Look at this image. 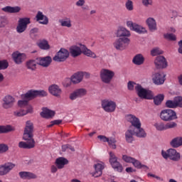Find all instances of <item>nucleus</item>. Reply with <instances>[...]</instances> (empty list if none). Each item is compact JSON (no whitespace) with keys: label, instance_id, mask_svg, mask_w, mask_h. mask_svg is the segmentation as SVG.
Wrapping results in <instances>:
<instances>
[{"label":"nucleus","instance_id":"1","mask_svg":"<svg viewBox=\"0 0 182 182\" xmlns=\"http://www.w3.org/2000/svg\"><path fill=\"white\" fill-rule=\"evenodd\" d=\"M23 139L25 141H20L18 147L20 149H31L35 147V139H33V124L31 121H27L23 135Z\"/></svg>","mask_w":182,"mask_h":182},{"label":"nucleus","instance_id":"2","mask_svg":"<svg viewBox=\"0 0 182 182\" xmlns=\"http://www.w3.org/2000/svg\"><path fill=\"white\" fill-rule=\"evenodd\" d=\"M127 120L131 123L132 126L130 127H132V130L139 132L141 134H146L144 129L141 128V122H140V119L136 116L129 114L127 116Z\"/></svg>","mask_w":182,"mask_h":182},{"label":"nucleus","instance_id":"3","mask_svg":"<svg viewBox=\"0 0 182 182\" xmlns=\"http://www.w3.org/2000/svg\"><path fill=\"white\" fill-rule=\"evenodd\" d=\"M135 90L140 99H145V100H153L154 93L150 90L143 88L140 85H136Z\"/></svg>","mask_w":182,"mask_h":182},{"label":"nucleus","instance_id":"4","mask_svg":"<svg viewBox=\"0 0 182 182\" xmlns=\"http://www.w3.org/2000/svg\"><path fill=\"white\" fill-rule=\"evenodd\" d=\"M101 107L103 109L104 112L107 113H113L116 112V108L117 107V104L116 102L110 99H104L101 101Z\"/></svg>","mask_w":182,"mask_h":182},{"label":"nucleus","instance_id":"5","mask_svg":"<svg viewBox=\"0 0 182 182\" xmlns=\"http://www.w3.org/2000/svg\"><path fill=\"white\" fill-rule=\"evenodd\" d=\"M161 156L166 160L170 159V160H172L173 161H178L181 157L180 153L177 152V150L175 149H169L166 151L162 150Z\"/></svg>","mask_w":182,"mask_h":182},{"label":"nucleus","instance_id":"6","mask_svg":"<svg viewBox=\"0 0 182 182\" xmlns=\"http://www.w3.org/2000/svg\"><path fill=\"white\" fill-rule=\"evenodd\" d=\"M160 119L164 122H171L178 119L177 113L173 109H164L160 113Z\"/></svg>","mask_w":182,"mask_h":182},{"label":"nucleus","instance_id":"7","mask_svg":"<svg viewBox=\"0 0 182 182\" xmlns=\"http://www.w3.org/2000/svg\"><path fill=\"white\" fill-rule=\"evenodd\" d=\"M133 136H136V137H139L140 139H141L146 137L147 134H141V132L133 129V127H131L125 133V139L127 143L133 142Z\"/></svg>","mask_w":182,"mask_h":182},{"label":"nucleus","instance_id":"8","mask_svg":"<svg viewBox=\"0 0 182 182\" xmlns=\"http://www.w3.org/2000/svg\"><path fill=\"white\" fill-rule=\"evenodd\" d=\"M130 44V39L126 37H122L117 39L114 43V48L117 50H124L127 46Z\"/></svg>","mask_w":182,"mask_h":182},{"label":"nucleus","instance_id":"9","mask_svg":"<svg viewBox=\"0 0 182 182\" xmlns=\"http://www.w3.org/2000/svg\"><path fill=\"white\" fill-rule=\"evenodd\" d=\"M109 163L114 168V170H116V171H118V173H122L123 171V166L120 164V162L117 161V156L114 154V153L110 151L109 153Z\"/></svg>","mask_w":182,"mask_h":182},{"label":"nucleus","instance_id":"10","mask_svg":"<svg viewBox=\"0 0 182 182\" xmlns=\"http://www.w3.org/2000/svg\"><path fill=\"white\" fill-rule=\"evenodd\" d=\"M114 77V72L107 70L102 69L100 71V78L103 83L109 84L112 82V80Z\"/></svg>","mask_w":182,"mask_h":182},{"label":"nucleus","instance_id":"11","mask_svg":"<svg viewBox=\"0 0 182 182\" xmlns=\"http://www.w3.org/2000/svg\"><path fill=\"white\" fill-rule=\"evenodd\" d=\"M127 26H128V28H129V29H131V31H134L139 35L147 33V30L146 29V28L136 23H133V21H127Z\"/></svg>","mask_w":182,"mask_h":182},{"label":"nucleus","instance_id":"12","mask_svg":"<svg viewBox=\"0 0 182 182\" xmlns=\"http://www.w3.org/2000/svg\"><path fill=\"white\" fill-rule=\"evenodd\" d=\"M31 23V18H21L18 20V24L16 27V31L18 33H23L28 28V25Z\"/></svg>","mask_w":182,"mask_h":182},{"label":"nucleus","instance_id":"13","mask_svg":"<svg viewBox=\"0 0 182 182\" xmlns=\"http://www.w3.org/2000/svg\"><path fill=\"white\" fill-rule=\"evenodd\" d=\"M69 58V51L65 48H61L53 57L55 62H65Z\"/></svg>","mask_w":182,"mask_h":182},{"label":"nucleus","instance_id":"14","mask_svg":"<svg viewBox=\"0 0 182 182\" xmlns=\"http://www.w3.org/2000/svg\"><path fill=\"white\" fill-rule=\"evenodd\" d=\"M26 54L16 51L12 53V59L16 65H21L26 60Z\"/></svg>","mask_w":182,"mask_h":182},{"label":"nucleus","instance_id":"15","mask_svg":"<svg viewBox=\"0 0 182 182\" xmlns=\"http://www.w3.org/2000/svg\"><path fill=\"white\" fill-rule=\"evenodd\" d=\"M154 65L156 69H166L167 68V60L164 56L159 55L154 60Z\"/></svg>","mask_w":182,"mask_h":182},{"label":"nucleus","instance_id":"16","mask_svg":"<svg viewBox=\"0 0 182 182\" xmlns=\"http://www.w3.org/2000/svg\"><path fill=\"white\" fill-rule=\"evenodd\" d=\"M152 80L155 85H163L166 80V74L163 72L156 73L153 75Z\"/></svg>","mask_w":182,"mask_h":182},{"label":"nucleus","instance_id":"17","mask_svg":"<svg viewBox=\"0 0 182 182\" xmlns=\"http://www.w3.org/2000/svg\"><path fill=\"white\" fill-rule=\"evenodd\" d=\"M15 103V98L11 95H6L3 98L2 107L4 109H11L14 107Z\"/></svg>","mask_w":182,"mask_h":182},{"label":"nucleus","instance_id":"18","mask_svg":"<svg viewBox=\"0 0 182 182\" xmlns=\"http://www.w3.org/2000/svg\"><path fill=\"white\" fill-rule=\"evenodd\" d=\"M14 168L15 164L11 162L0 166V176H6Z\"/></svg>","mask_w":182,"mask_h":182},{"label":"nucleus","instance_id":"19","mask_svg":"<svg viewBox=\"0 0 182 182\" xmlns=\"http://www.w3.org/2000/svg\"><path fill=\"white\" fill-rule=\"evenodd\" d=\"M86 93L87 91L85 88H80L74 91L73 93L70 95V100H76L77 97H83V96H86Z\"/></svg>","mask_w":182,"mask_h":182},{"label":"nucleus","instance_id":"20","mask_svg":"<svg viewBox=\"0 0 182 182\" xmlns=\"http://www.w3.org/2000/svg\"><path fill=\"white\" fill-rule=\"evenodd\" d=\"M36 21L41 25H48L49 23V18L45 16L42 11H38L36 15Z\"/></svg>","mask_w":182,"mask_h":182},{"label":"nucleus","instance_id":"21","mask_svg":"<svg viewBox=\"0 0 182 182\" xmlns=\"http://www.w3.org/2000/svg\"><path fill=\"white\" fill-rule=\"evenodd\" d=\"M36 60L38 61V65L43 66V68H48L50 66V63H52V58L50 56L38 58Z\"/></svg>","mask_w":182,"mask_h":182},{"label":"nucleus","instance_id":"22","mask_svg":"<svg viewBox=\"0 0 182 182\" xmlns=\"http://www.w3.org/2000/svg\"><path fill=\"white\" fill-rule=\"evenodd\" d=\"M48 92L55 97H60L62 90L57 85H52L48 87Z\"/></svg>","mask_w":182,"mask_h":182},{"label":"nucleus","instance_id":"23","mask_svg":"<svg viewBox=\"0 0 182 182\" xmlns=\"http://www.w3.org/2000/svg\"><path fill=\"white\" fill-rule=\"evenodd\" d=\"M85 75H87V73L84 72H78L77 73H75L71 77V82L74 83V85L80 83V82L83 80V76H85Z\"/></svg>","mask_w":182,"mask_h":182},{"label":"nucleus","instance_id":"24","mask_svg":"<svg viewBox=\"0 0 182 182\" xmlns=\"http://www.w3.org/2000/svg\"><path fill=\"white\" fill-rule=\"evenodd\" d=\"M18 174L23 180H35L38 178V176L32 172L21 171Z\"/></svg>","mask_w":182,"mask_h":182},{"label":"nucleus","instance_id":"25","mask_svg":"<svg viewBox=\"0 0 182 182\" xmlns=\"http://www.w3.org/2000/svg\"><path fill=\"white\" fill-rule=\"evenodd\" d=\"M146 23L150 32H155V31H157V23L154 18L151 17L148 18L146 21Z\"/></svg>","mask_w":182,"mask_h":182},{"label":"nucleus","instance_id":"26","mask_svg":"<svg viewBox=\"0 0 182 182\" xmlns=\"http://www.w3.org/2000/svg\"><path fill=\"white\" fill-rule=\"evenodd\" d=\"M70 53L73 55V58H76L82 55V44L80 45V47L77 46H73L70 48Z\"/></svg>","mask_w":182,"mask_h":182},{"label":"nucleus","instance_id":"27","mask_svg":"<svg viewBox=\"0 0 182 182\" xmlns=\"http://www.w3.org/2000/svg\"><path fill=\"white\" fill-rule=\"evenodd\" d=\"M69 163V161H68L64 157H59L55 159V164L58 167V170H62V168H65V166Z\"/></svg>","mask_w":182,"mask_h":182},{"label":"nucleus","instance_id":"28","mask_svg":"<svg viewBox=\"0 0 182 182\" xmlns=\"http://www.w3.org/2000/svg\"><path fill=\"white\" fill-rule=\"evenodd\" d=\"M170 146L173 149H178L182 146V137L176 136L170 141Z\"/></svg>","mask_w":182,"mask_h":182},{"label":"nucleus","instance_id":"29","mask_svg":"<svg viewBox=\"0 0 182 182\" xmlns=\"http://www.w3.org/2000/svg\"><path fill=\"white\" fill-rule=\"evenodd\" d=\"M95 171L93 173V177L97 178L100 177L102 174L103 173V168H105V166L102 164H97L94 166Z\"/></svg>","mask_w":182,"mask_h":182},{"label":"nucleus","instance_id":"30","mask_svg":"<svg viewBox=\"0 0 182 182\" xmlns=\"http://www.w3.org/2000/svg\"><path fill=\"white\" fill-rule=\"evenodd\" d=\"M4 12H7V14H18L20 12L21 7L19 6H14L12 7L11 6H6L1 9Z\"/></svg>","mask_w":182,"mask_h":182},{"label":"nucleus","instance_id":"31","mask_svg":"<svg viewBox=\"0 0 182 182\" xmlns=\"http://www.w3.org/2000/svg\"><path fill=\"white\" fill-rule=\"evenodd\" d=\"M132 63L136 66H140L144 63V56L141 54H136L132 59Z\"/></svg>","mask_w":182,"mask_h":182},{"label":"nucleus","instance_id":"32","mask_svg":"<svg viewBox=\"0 0 182 182\" xmlns=\"http://www.w3.org/2000/svg\"><path fill=\"white\" fill-rule=\"evenodd\" d=\"M130 31L126 29V28L120 27L117 32V36H119V38H129L130 36Z\"/></svg>","mask_w":182,"mask_h":182},{"label":"nucleus","instance_id":"33","mask_svg":"<svg viewBox=\"0 0 182 182\" xmlns=\"http://www.w3.org/2000/svg\"><path fill=\"white\" fill-rule=\"evenodd\" d=\"M41 116L44 119H50L55 116V112L48 108H43V112H41Z\"/></svg>","mask_w":182,"mask_h":182},{"label":"nucleus","instance_id":"34","mask_svg":"<svg viewBox=\"0 0 182 182\" xmlns=\"http://www.w3.org/2000/svg\"><path fill=\"white\" fill-rule=\"evenodd\" d=\"M81 50L82 53L85 55V56H88L89 58H92L93 59H96V54L93 53L92 50H89L85 45H81Z\"/></svg>","mask_w":182,"mask_h":182},{"label":"nucleus","instance_id":"35","mask_svg":"<svg viewBox=\"0 0 182 182\" xmlns=\"http://www.w3.org/2000/svg\"><path fill=\"white\" fill-rule=\"evenodd\" d=\"M22 99H26V100H32V99H35L36 97V90H31L28 91L26 94L21 96Z\"/></svg>","mask_w":182,"mask_h":182},{"label":"nucleus","instance_id":"36","mask_svg":"<svg viewBox=\"0 0 182 182\" xmlns=\"http://www.w3.org/2000/svg\"><path fill=\"white\" fill-rule=\"evenodd\" d=\"M36 65H38V61H36V60H28L26 63L27 69H29L30 70H35L36 69Z\"/></svg>","mask_w":182,"mask_h":182},{"label":"nucleus","instance_id":"37","mask_svg":"<svg viewBox=\"0 0 182 182\" xmlns=\"http://www.w3.org/2000/svg\"><path fill=\"white\" fill-rule=\"evenodd\" d=\"M132 164H133L134 167H136V168H144L146 171L149 170V168L147 166L141 164V163L139 161V160H136L134 158Z\"/></svg>","mask_w":182,"mask_h":182},{"label":"nucleus","instance_id":"38","mask_svg":"<svg viewBox=\"0 0 182 182\" xmlns=\"http://www.w3.org/2000/svg\"><path fill=\"white\" fill-rule=\"evenodd\" d=\"M15 130V127L7 125V126H0V134L2 133H9V132H14Z\"/></svg>","mask_w":182,"mask_h":182},{"label":"nucleus","instance_id":"39","mask_svg":"<svg viewBox=\"0 0 182 182\" xmlns=\"http://www.w3.org/2000/svg\"><path fill=\"white\" fill-rule=\"evenodd\" d=\"M153 100H154V105H156V106H159V105H161V102L164 100V95L159 94L157 96L154 97Z\"/></svg>","mask_w":182,"mask_h":182},{"label":"nucleus","instance_id":"40","mask_svg":"<svg viewBox=\"0 0 182 182\" xmlns=\"http://www.w3.org/2000/svg\"><path fill=\"white\" fill-rule=\"evenodd\" d=\"M61 26H65L66 28H72V21L70 18H65L64 19L60 21Z\"/></svg>","mask_w":182,"mask_h":182},{"label":"nucleus","instance_id":"41","mask_svg":"<svg viewBox=\"0 0 182 182\" xmlns=\"http://www.w3.org/2000/svg\"><path fill=\"white\" fill-rule=\"evenodd\" d=\"M166 107L168 109H176V107H177L176 98H174L173 100H167L166 102Z\"/></svg>","mask_w":182,"mask_h":182},{"label":"nucleus","instance_id":"42","mask_svg":"<svg viewBox=\"0 0 182 182\" xmlns=\"http://www.w3.org/2000/svg\"><path fill=\"white\" fill-rule=\"evenodd\" d=\"M108 145L109 146V147L111 149H113L114 150H116V143H117V141H116V139L115 138H113V137H109L108 139Z\"/></svg>","mask_w":182,"mask_h":182},{"label":"nucleus","instance_id":"43","mask_svg":"<svg viewBox=\"0 0 182 182\" xmlns=\"http://www.w3.org/2000/svg\"><path fill=\"white\" fill-rule=\"evenodd\" d=\"M151 56H157V55H163V51L160 48L156 47L151 50Z\"/></svg>","mask_w":182,"mask_h":182},{"label":"nucleus","instance_id":"44","mask_svg":"<svg viewBox=\"0 0 182 182\" xmlns=\"http://www.w3.org/2000/svg\"><path fill=\"white\" fill-rule=\"evenodd\" d=\"M164 39H166L167 41H177V37L175 34L173 33H165L164 34Z\"/></svg>","mask_w":182,"mask_h":182},{"label":"nucleus","instance_id":"45","mask_svg":"<svg viewBox=\"0 0 182 182\" xmlns=\"http://www.w3.org/2000/svg\"><path fill=\"white\" fill-rule=\"evenodd\" d=\"M38 46L41 49H44L45 50H47L50 48L49 43L46 41H41L38 43Z\"/></svg>","mask_w":182,"mask_h":182},{"label":"nucleus","instance_id":"46","mask_svg":"<svg viewBox=\"0 0 182 182\" xmlns=\"http://www.w3.org/2000/svg\"><path fill=\"white\" fill-rule=\"evenodd\" d=\"M156 130H159V132H163V130H166V124L164 123H157L154 124Z\"/></svg>","mask_w":182,"mask_h":182},{"label":"nucleus","instance_id":"47","mask_svg":"<svg viewBox=\"0 0 182 182\" xmlns=\"http://www.w3.org/2000/svg\"><path fill=\"white\" fill-rule=\"evenodd\" d=\"M26 112H25V109H21L14 112V115L16 117H22V116H26Z\"/></svg>","mask_w":182,"mask_h":182},{"label":"nucleus","instance_id":"48","mask_svg":"<svg viewBox=\"0 0 182 182\" xmlns=\"http://www.w3.org/2000/svg\"><path fill=\"white\" fill-rule=\"evenodd\" d=\"M29 103V101H28L26 99H23L21 100H18V105L19 107H26Z\"/></svg>","mask_w":182,"mask_h":182},{"label":"nucleus","instance_id":"49","mask_svg":"<svg viewBox=\"0 0 182 182\" xmlns=\"http://www.w3.org/2000/svg\"><path fill=\"white\" fill-rule=\"evenodd\" d=\"M40 96L41 97H45L48 96V92L45 90H36V97Z\"/></svg>","mask_w":182,"mask_h":182},{"label":"nucleus","instance_id":"50","mask_svg":"<svg viewBox=\"0 0 182 182\" xmlns=\"http://www.w3.org/2000/svg\"><path fill=\"white\" fill-rule=\"evenodd\" d=\"M8 66H9V64L6 60H0V70L7 69Z\"/></svg>","mask_w":182,"mask_h":182},{"label":"nucleus","instance_id":"51","mask_svg":"<svg viewBox=\"0 0 182 182\" xmlns=\"http://www.w3.org/2000/svg\"><path fill=\"white\" fill-rule=\"evenodd\" d=\"M141 4L146 8L149 6H153V0H141Z\"/></svg>","mask_w":182,"mask_h":182},{"label":"nucleus","instance_id":"52","mask_svg":"<svg viewBox=\"0 0 182 182\" xmlns=\"http://www.w3.org/2000/svg\"><path fill=\"white\" fill-rule=\"evenodd\" d=\"M125 6L127 11H133V1H132V0H128L125 4Z\"/></svg>","mask_w":182,"mask_h":182},{"label":"nucleus","instance_id":"53","mask_svg":"<svg viewBox=\"0 0 182 182\" xmlns=\"http://www.w3.org/2000/svg\"><path fill=\"white\" fill-rule=\"evenodd\" d=\"M177 127V123L174 122H168L166 124V129L168 130V129H175Z\"/></svg>","mask_w":182,"mask_h":182},{"label":"nucleus","instance_id":"54","mask_svg":"<svg viewBox=\"0 0 182 182\" xmlns=\"http://www.w3.org/2000/svg\"><path fill=\"white\" fill-rule=\"evenodd\" d=\"M9 150V147L8 145L5 144H0V153H6Z\"/></svg>","mask_w":182,"mask_h":182},{"label":"nucleus","instance_id":"55","mask_svg":"<svg viewBox=\"0 0 182 182\" xmlns=\"http://www.w3.org/2000/svg\"><path fill=\"white\" fill-rule=\"evenodd\" d=\"M134 158L129 156L127 155L122 156V160L125 161V163H132Z\"/></svg>","mask_w":182,"mask_h":182},{"label":"nucleus","instance_id":"56","mask_svg":"<svg viewBox=\"0 0 182 182\" xmlns=\"http://www.w3.org/2000/svg\"><path fill=\"white\" fill-rule=\"evenodd\" d=\"M175 102L176 103V107H182V97H175Z\"/></svg>","mask_w":182,"mask_h":182},{"label":"nucleus","instance_id":"57","mask_svg":"<svg viewBox=\"0 0 182 182\" xmlns=\"http://www.w3.org/2000/svg\"><path fill=\"white\" fill-rule=\"evenodd\" d=\"M71 83H72V80H70L69 78H66L63 81V85L64 87H69V86H70Z\"/></svg>","mask_w":182,"mask_h":182},{"label":"nucleus","instance_id":"58","mask_svg":"<svg viewBox=\"0 0 182 182\" xmlns=\"http://www.w3.org/2000/svg\"><path fill=\"white\" fill-rule=\"evenodd\" d=\"M135 85L136 83L134 82L129 81L127 84L128 90H134Z\"/></svg>","mask_w":182,"mask_h":182},{"label":"nucleus","instance_id":"59","mask_svg":"<svg viewBox=\"0 0 182 182\" xmlns=\"http://www.w3.org/2000/svg\"><path fill=\"white\" fill-rule=\"evenodd\" d=\"M97 139H100V140L101 141H103V143H107V141H109V138H107L106 136L105 135H99L97 136Z\"/></svg>","mask_w":182,"mask_h":182},{"label":"nucleus","instance_id":"60","mask_svg":"<svg viewBox=\"0 0 182 182\" xmlns=\"http://www.w3.org/2000/svg\"><path fill=\"white\" fill-rule=\"evenodd\" d=\"M62 123L61 119H55L54 121L51 122V124L50 125H48V127H53V126H55V124H60Z\"/></svg>","mask_w":182,"mask_h":182},{"label":"nucleus","instance_id":"61","mask_svg":"<svg viewBox=\"0 0 182 182\" xmlns=\"http://www.w3.org/2000/svg\"><path fill=\"white\" fill-rule=\"evenodd\" d=\"M0 22V28H4L6 25V18L5 17H1Z\"/></svg>","mask_w":182,"mask_h":182},{"label":"nucleus","instance_id":"62","mask_svg":"<svg viewBox=\"0 0 182 182\" xmlns=\"http://www.w3.org/2000/svg\"><path fill=\"white\" fill-rule=\"evenodd\" d=\"M27 110H25L26 114H28V113H33V108L31 105H28L26 107Z\"/></svg>","mask_w":182,"mask_h":182},{"label":"nucleus","instance_id":"63","mask_svg":"<svg viewBox=\"0 0 182 182\" xmlns=\"http://www.w3.org/2000/svg\"><path fill=\"white\" fill-rule=\"evenodd\" d=\"M178 53L182 55V40L178 42Z\"/></svg>","mask_w":182,"mask_h":182},{"label":"nucleus","instance_id":"64","mask_svg":"<svg viewBox=\"0 0 182 182\" xmlns=\"http://www.w3.org/2000/svg\"><path fill=\"white\" fill-rule=\"evenodd\" d=\"M50 171L53 173H56V171H58V166L56 165L55 166V165L51 166Z\"/></svg>","mask_w":182,"mask_h":182}]
</instances>
